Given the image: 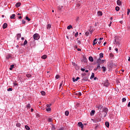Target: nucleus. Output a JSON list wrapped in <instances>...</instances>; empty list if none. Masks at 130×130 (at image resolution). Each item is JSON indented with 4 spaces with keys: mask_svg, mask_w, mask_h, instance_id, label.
Segmentation results:
<instances>
[{
    "mask_svg": "<svg viewBox=\"0 0 130 130\" xmlns=\"http://www.w3.org/2000/svg\"><path fill=\"white\" fill-rule=\"evenodd\" d=\"M22 24H26V21H25V20H22Z\"/></svg>",
    "mask_w": 130,
    "mask_h": 130,
    "instance_id": "obj_44",
    "label": "nucleus"
},
{
    "mask_svg": "<svg viewBox=\"0 0 130 130\" xmlns=\"http://www.w3.org/2000/svg\"><path fill=\"white\" fill-rule=\"evenodd\" d=\"M27 78H31L32 77V75L31 74H26Z\"/></svg>",
    "mask_w": 130,
    "mask_h": 130,
    "instance_id": "obj_32",
    "label": "nucleus"
},
{
    "mask_svg": "<svg viewBox=\"0 0 130 130\" xmlns=\"http://www.w3.org/2000/svg\"><path fill=\"white\" fill-rule=\"evenodd\" d=\"M48 121H49V122H51V121H52V119H51V118H49Z\"/></svg>",
    "mask_w": 130,
    "mask_h": 130,
    "instance_id": "obj_49",
    "label": "nucleus"
},
{
    "mask_svg": "<svg viewBox=\"0 0 130 130\" xmlns=\"http://www.w3.org/2000/svg\"><path fill=\"white\" fill-rule=\"evenodd\" d=\"M88 59L89 61H91V62H93V61H94V59H93V57L92 56H89Z\"/></svg>",
    "mask_w": 130,
    "mask_h": 130,
    "instance_id": "obj_7",
    "label": "nucleus"
},
{
    "mask_svg": "<svg viewBox=\"0 0 130 130\" xmlns=\"http://www.w3.org/2000/svg\"><path fill=\"white\" fill-rule=\"evenodd\" d=\"M95 77V74L94 73L91 74V76L90 77V79H93V78Z\"/></svg>",
    "mask_w": 130,
    "mask_h": 130,
    "instance_id": "obj_26",
    "label": "nucleus"
},
{
    "mask_svg": "<svg viewBox=\"0 0 130 130\" xmlns=\"http://www.w3.org/2000/svg\"><path fill=\"white\" fill-rule=\"evenodd\" d=\"M52 125V129H55V127H54V125L53 124H51Z\"/></svg>",
    "mask_w": 130,
    "mask_h": 130,
    "instance_id": "obj_46",
    "label": "nucleus"
},
{
    "mask_svg": "<svg viewBox=\"0 0 130 130\" xmlns=\"http://www.w3.org/2000/svg\"><path fill=\"white\" fill-rule=\"evenodd\" d=\"M30 107L31 105L29 104L26 105V108H30Z\"/></svg>",
    "mask_w": 130,
    "mask_h": 130,
    "instance_id": "obj_40",
    "label": "nucleus"
},
{
    "mask_svg": "<svg viewBox=\"0 0 130 130\" xmlns=\"http://www.w3.org/2000/svg\"><path fill=\"white\" fill-rule=\"evenodd\" d=\"M62 84H63V81H61V82L60 83V87H61V86H62Z\"/></svg>",
    "mask_w": 130,
    "mask_h": 130,
    "instance_id": "obj_51",
    "label": "nucleus"
},
{
    "mask_svg": "<svg viewBox=\"0 0 130 130\" xmlns=\"http://www.w3.org/2000/svg\"><path fill=\"white\" fill-rule=\"evenodd\" d=\"M80 6H81V5L80 4H77L78 8H79V7H80Z\"/></svg>",
    "mask_w": 130,
    "mask_h": 130,
    "instance_id": "obj_61",
    "label": "nucleus"
},
{
    "mask_svg": "<svg viewBox=\"0 0 130 130\" xmlns=\"http://www.w3.org/2000/svg\"><path fill=\"white\" fill-rule=\"evenodd\" d=\"M110 56L111 57H113V54L110 53Z\"/></svg>",
    "mask_w": 130,
    "mask_h": 130,
    "instance_id": "obj_54",
    "label": "nucleus"
},
{
    "mask_svg": "<svg viewBox=\"0 0 130 130\" xmlns=\"http://www.w3.org/2000/svg\"><path fill=\"white\" fill-rule=\"evenodd\" d=\"M107 112H108V109L107 108H104L102 113L100 114V116L101 117H106Z\"/></svg>",
    "mask_w": 130,
    "mask_h": 130,
    "instance_id": "obj_2",
    "label": "nucleus"
},
{
    "mask_svg": "<svg viewBox=\"0 0 130 130\" xmlns=\"http://www.w3.org/2000/svg\"><path fill=\"white\" fill-rule=\"evenodd\" d=\"M81 81H88V77H84Z\"/></svg>",
    "mask_w": 130,
    "mask_h": 130,
    "instance_id": "obj_19",
    "label": "nucleus"
},
{
    "mask_svg": "<svg viewBox=\"0 0 130 130\" xmlns=\"http://www.w3.org/2000/svg\"><path fill=\"white\" fill-rule=\"evenodd\" d=\"M127 106L128 107H130V102L128 103Z\"/></svg>",
    "mask_w": 130,
    "mask_h": 130,
    "instance_id": "obj_60",
    "label": "nucleus"
},
{
    "mask_svg": "<svg viewBox=\"0 0 130 130\" xmlns=\"http://www.w3.org/2000/svg\"><path fill=\"white\" fill-rule=\"evenodd\" d=\"M98 15L99 16H102V15H103L102 12H101V11L98 12Z\"/></svg>",
    "mask_w": 130,
    "mask_h": 130,
    "instance_id": "obj_21",
    "label": "nucleus"
},
{
    "mask_svg": "<svg viewBox=\"0 0 130 130\" xmlns=\"http://www.w3.org/2000/svg\"><path fill=\"white\" fill-rule=\"evenodd\" d=\"M72 80H73V82H77V81H78V80H80V77H77L76 79H75V78H73Z\"/></svg>",
    "mask_w": 130,
    "mask_h": 130,
    "instance_id": "obj_9",
    "label": "nucleus"
},
{
    "mask_svg": "<svg viewBox=\"0 0 130 130\" xmlns=\"http://www.w3.org/2000/svg\"><path fill=\"white\" fill-rule=\"evenodd\" d=\"M101 44V41H99L98 43V45H100Z\"/></svg>",
    "mask_w": 130,
    "mask_h": 130,
    "instance_id": "obj_56",
    "label": "nucleus"
},
{
    "mask_svg": "<svg viewBox=\"0 0 130 130\" xmlns=\"http://www.w3.org/2000/svg\"><path fill=\"white\" fill-rule=\"evenodd\" d=\"M81 71H82V72H85V69L81 68Z\"/></svg>",
    "mask_w": 130,
    "mask_h": 130,
    "instance_id": "obj_55",
    "label": "nucleus"
},
{
    "mask_svg": "<svg viewBox=\"0 0 130 130\" xmlns=\"http://www.w3.org/2000/svg\"><path fill=\"white\" fill-rule=\"evenodd\" d=\"M72 28H73V26H72V25H70L67 26V29L68 30H70V29H72Z\"/></svg>",
    "mask_w": 130,
    "mask_h": 130,
    "instance_id": "obj_17",
    "label": "nucleus"
},
{
    "mask_svg": "<svg viewBox=\"0 0 130 130\" xmlns=\"http://www.w3.org/2000/svg\"><path fill=\"white\" fill-rule=\"evenodd\" d=\"M10 57H12V56H11V54H8L7 56H6V58L7 59H9V58H10Z\"/></svg>",
    "mask_w": 130,
    "mask_h": 130,
    "instance_id": "obj_29",
    "label": "nucleus"
},
{
    "mask_svg": "<svg viewBox=\"0 0 130 130\" xmlns=\"http://www.w3.org/2000/svg\"><path fill=\"white\" fill-rule=\"evenodd\" d=\"M82 77H85L86 76V73H83L81 74Z\"/></svg>",
    "mask_w": 130,
    "mask_h": 130,
    "instance_id": "obj_47",
    "label": "nucleus"
},
{
    "mask_svg": "<svg viewBox=\"0 0 130 130\" xmlns=\"http://www.w3.org/2000/svg\"><path fill=\"white\" fill-rule=\"evenodd\" d=\"M55 78L56 79H59L60 77H59V75H57L56 76H55Z\"/></svg>",
    "mask_w": 130,
    "mask_h": 130,
    "instance_id": "obj_43",
    "label": "nucleus"
},
{
    "mask_svg": "<svg viewBox=\"0 0 130 130\" xmlns=\"http://www.w3.org/2000/svg\"><path fill=\"white\" fill-rule=\"evenodd\" d=\"M103 107L102 106L100 105V106H97L96 108H98L99 109H101Z\"/></svg>",
    "mask_w": 130,
    "mask_h": 130,
    "instance_id": "obj_30",
    "label": "nucleus"
},
{
    "mask_svg": "<svg viewBox=\"0 0 130 130\" xmlns=\"http://www.w3.org/2000/svg\"><path fill=\"white\" fill-rule=\"evenodd\" d=\"M81 95H82V93L79 92V93H78V96H81Z\"/></svg>",
    "mask_w": 130,
    "mask_h": 130,
    "instance_id": "obj_53",
    "label": "nucleus"
},
{
    "mask_svg": "<svg viewBox=\"0 0 130 130\" xmlns=\"http://www.w3.org/2000/svg\"><path fill=\"white\" fill-rule=\"evenodd\" d=\"M100 40H103V38H100Z\"/></svg>",
    "mask_w": 130,
    "mask_h": 130,
    "instance_id": "obj_63",
    "label": "nucleus"
},
{
    "mask_svg": "<svg viewBox=\"0 0 130 130\" xmlns=\"http://www.w3.org/2000/svg\"><path fill=\"white\" fill-rule=\"evenodd\" d=\"M104 85L105 87H108L109 86V83H108V80H106L104 83Z\"/></svg>",
    "mask_w": 130,
    "mask_h": 130,
    "instance_id": "obj_6",
    "label": "nucleus"
},
{
    "mask_svg": "<svg viewBox=\"0 0 130 130\" xmlns=\"http://www.w3.org/2000/svg\"><path fill=\"white\" fill-rule=\"evenodd\" d=\"M27 43H28V41H27V40H25V41L24 42L23 45H26Z\"/></svg>",
    "mask_w": 130,
    "mask_h": 130,
    "instance_id": "obj_38",
    "label": "nucleus"
},
{
    "mask_svg": "<svg viewBox=\"0 0 130 130\" xmlns=\"http://www.w3.org/2000/svg\"><path fill=\"white\" fill-rule=\"evenodd\" d=\"M30 45L31 47H33V46H35V42H30Z\"/></svg>",
    "mask_w": 130,
    "mask_h": 130,
    "instance_id": "obj_8",
    "label": "nucleus"
},
{
    "mask_svg": "<svg viewBox=\"0 0 130 130\" xmlns=\"http://www.w3.org/2000/svg\"><path fill=\"white\" fill-rule=\"evenodd\" d=\"M121 41V38L119 36H115V41L114 44H115L116 48L115 49H118L119 48H121V44H120V41Z\"/></svg>",
    "mask_w": 130,
    "mask_h": 130,
    "instance_id": "obj_1",
    "label": "nucleus"
},
{
    "mask_svg": "<svg viewBox=\"0 0 130 130\" xmlns=\"http://www.w3.org/2000/svg\"><path fill=\"white\" fill-rule=\"evenodd\" d=\"M69 114H70V112H69V111H66L65 112V115H66V116H68Z\"/></svg>",
    "mask_w": 130,
    "mask_h": 130,
    "instance_id": "obj_23",
    "label": "nucleus"
},
{
    "mask_svg": "<svg viewBox=\"0 0 130 130\" xmlns=\"http://www.w3.org/2000/svg\"><path fill=\"white\" fill-rule=\"evenodd\" d=\"M95 114V111L92 110L91 112H90V115L92 116Z\"/></svg>",
    "mask_w": 130,
    "mask_h": 130,
    "instance_id": "obj_24",
    "label": "nucleus"
},
{
    "mask_svg": "<svg viewBox=\"0 0 130 130\" xmlns=\"http://www.w3.org/2000/svg\"><path fill=\"white\" fill-rule=\"evenodd\" d=\"M50 28H51V24H48L47 25V29L48 30H49V29H50Z\"/></svg>",
    "mask_w": 130,
    "mask_h": 130,
    "instance_id": "obj_14",
    "label": "nucleus"
},
{
    "mask_svg": "<svg viewBox=\"0 0 130 130\" xmlns=\"http://www.w3.org/2000/svg\"><path fill=\"white\" fill-rule=\"evenodd\" d=\"M117 4L118 6H121V1H120V0H118L117 1Z\"/></svg>",
    "mask_w": 130,
    "mask_h": 130,
    "instance_id": "obj_12",
    "label": "nucleus"
},
{
    "mask_svg": "<svg viewBox=\"0 0 130 130\" xmlns=\"http://www.w3.org/2000/svg\"><path fill=\"white\" fill-rule=\"evenodd\" d=\"M128 60L129 61H130V57H128Z\"/></svg>",
    "mask_w": 130,
    "mask_h": 130,
    "instance_id": "obj_64",
    "label": "nucleus"
},
{
    "mask_svg": "<svg viewBox=\"0 0 130 130\" xmlns=\"http://www.w3.org/2000/svg\"><path fill=\"white\" fill-rule=\"evenodd\" d=\"M78 126L81 127V129H83L84 128V124L81 122H79L78 123Z\"/></svg>",
    "mask_w": 130,
    "mask_h": 130,
    "instance_id": "obj_5",
    "label": "nucleus"
},
{
    "mask_svg": "<svg viewBox=\"0 0 130 130\" xmlns=\"http://www.w3.org/2000/svg\"><path fill=\"white\" fill-rule=\"evenodd\" d=\"M129 13H130V9H127V15H129Z\"/></svg>",
    "mask_w": 130,
    "mask_h": 130,
    "instance_id": "obj_41",
    "label": "nucleus"
},
{
    "mask_svg": "<svg viewBox=\"0 0 130 130\" xmlns=\"http://www.w3.org/2000/svg\"><path fill=\"white\" fill-rule=\"evenodd\" d=\"M36 116H37V117H40V114H39L38 113H37L36 114Z\"/></svg>",
    "mask_w": 130,
    "mask_h": 130,
    "instance_id": "obj_48",
    "label": "nucleus"
},
{
    "mask_svg": "<svg viewBox=\"0 0 130 130\" xmlns=\"http://www.w3.org/2000/svg\"><path fill=\"white\" fill-rule=\"evenodd\" d=\"M25 20H26L28 22L31 21V19L29 18V17H28V16L25 17Z\"/></svg>",
    "mask_w": 130,
    "mask_h": 130,
    "instance_id": "obj_18",
    "label": "nucleus"
},
{
    "mask_svg": "<svg viewBox=\"0 0 130 130\" xmlns=\"http://www.w3.org/2000/svg\"><path fill=\"white\" fill-rule=\"evenodd\" d=\"M7 91H13V88H9L7 89Z\"/></svg>",
    "mask_w": 130,
    "mask_h": 130,
    "instance_id": "obj_42",
    "label": "nucleus"
},
{
    "mask_svg": "<svg viewBox=\"0 0 130 130\" xmlns=\"http://www.w3.org/2000/svg\"><path fill=\"white\" fill-rule=\"evenodd\" d=\"M11 68H10V71H12L13 70V68H14V67H15L14 64H12L10 66Z\"/></svg>",
    "mask_w": 130,
    "mask_h": 130,
    "instance_id": "obj_28",
    "label": "nucleus"
},
{
    "mask_svg": "<svg viewBox=\"0 0 130 130\" xmlns=\"http://www.w3.org/2000/svg\"><path fill=\"white\" fill-rule=\"evenodd\" d=\"M13 84L14 86H18V84L16 83H14Z\"/></svg>",
    "mask_w": 130,
    "mask_h": 130,
    "instance_id": "obj_58",
    "label": "nucleus"
},
{
    "mask_svg": "<svg viewBox=\"0 0 130 130\" xmlns=\"http://www.w3.org/2000/svg\"><path fill=\"white\" fill-rule=\"evenodd\" d=\"M41 94H42L43 96H45V94H46L45 91H42L41 92Z\"/></svg>",
    "mask_w": 130,
    "mask_h": 130,
    "instance_id": "obj_25",
    "label": "nucleus"
},
{
    "mask_svg": "<svg viewBox=\"0 0 130 130\" xmlns=\"http://www.w3.org/2000/svg\"><path fill=\"white\" fill-rule=\"evenodd\" d=\"M33 37L35 40H38V39L40 38V37L39 36V35H38V34H35V35H34Z\"/></svg>",
    "mask_w": 130,
    "mask_h": 130,
    "instance_id": "obj_3",
    "label": "nucleus"
},
{
    "mask_svg": "<svg viewBox=\"0 0 130 130\" xmlns=\"http://www.w3.org/2000/svg\"><path fill=\"white\" fill-rule=\"evenodd\" d=\"M25 128L26 130H30V127L28 125H25Z\"/></svg>",
    "mask_w": 130,
    "mask_h": 130,
    "instance_id": "obj_22",
    "label": "nucleus"
},
{
    "mask_svg": "<svg viewBox=\"0 0 130 130\" xmlns=\"http://www.w3.org/2000/svg\"><path fill=\"white\" fill-rule=\"evenodd\" d=\"M16 126H17V127H20V126H21V124L20 123H17L16 124Z\"/></svg>",
    "mask_w": 130,
    "mask_h": 130,
    "instance_id": "obj_36",
    "label": "nucleus"
},
{
    "mask_svg": "<svg viewBox=\"0 0 130 130\" xmlns=\"http://www.w3.org/2000/svg\"><path fill=\"white\" fill-rule=\"evenodd\" d=\"M19 38H21V34H18L17 35V40H19Z\"/></svg>",
    "mask_w": 130,
    "mask_h": 130,
    "instance_id": "obj_27",
    "label": "nucleus"
},
{
    "mask_svg": "<svg viewBox=\"0 0 130 130\" xmlns=\"http://www.w3.org/2000/svg\"><path fill=\"white\" fill-rule=\"evenodd\" d=\"M58 130H64V128L61 127V128H59Z\"/></svg>",
    "mask_w": 130,
    "mask_h": 130,
    "instance_id": "obj_57",
    "label": "nucleus"
},
{
    "mask_svg": "<svg viewBox=\"0 0 130 130\" xmlns=\"http://www.w3.org/2000/svg\"><path fill=\"white\" fill-rule=\"evenodd\" d=\"M115 10L117 12H118V11H119V7L118 6L116 7Z\"/></svg>",
    "mask_w": 130,
    "mask_h": 130,
    "instance_id": "obj_34",
    "label": "nucleus"
},
{
    "mask_svg": "<svg viewBox=\"0 0 130 130\" xmlns=\"http://www.w3.org/2000/svg\"><path fill=\"white\" fill-rule=\"evenodd\" d=\"M98 70H100V69H101V67H100V63H98V66L96 68Z\"/></svg>",
    "mask_w": 130,
    "mask_h": 130,
    "instance_id": "obj_31",
    "label": "nucleus"
},
{
    "mask_svg": "<svg viewBox=\"0 0 130 130\" xmlns=\"http://www.w3.org/2000/svg\"><path fill=\"white\" fill-rule=\"evenodd\" d=\"M78 35H79V33H78V32H76V33L75 34V36L76 37H78Z\"/></svg>",
    "mask_w": 130,
    "mask_h": 130,
    "instance_id": "obj_50",
    "label": "nucleus"
},
{
    "mask_svg": "<svg viewBox=\"0 0 130 130\" xmlns=\"http://www.w3.org/2000/svg\"><path fill=\"white\" fill-rule=\"evenodd\" d=\"M105 125H106V126H107V127H109V122H105Z\"/></svg>",
    "mask_w": 130,
    "mask_h": 130,
    "instance_id": "obj_20",
    "label": "nucleus"
},
{
    "mask_svg": "<svg viewBox=\"0 0 130 130\" xmlns=\"http://www.w3.org/2000/svg\"><path fill=\"white\" fill-rule=\"evenodd\" d=\"M95 44H97V39H95L93 40V45H95Z\"/></svg>",
    "mask_w": 130,
    "mask_h": 130,
    "instance_id": "obj_13",
    "label": "nucleus"
},
{
    "mask_svg": "<svg viewBox=\"0 0 130 130\" xmlns=\"http://www.w3.org/2000/svg\"><path fill=\"white\" fill-rule=\"evenodd\" d=\"M18 19H22V16H19Z\"/></svg>",
    "mask_w": 130,
    "mask_h": 130,
    "instance_id": "obj_62",
    "label": "nucleus"
},
{
    "mask_svg": "<svg viewBox=\"0 0 130 130\" xmlns=\"http://www.w3.org/2000/svg\"><path fill=\"white\" fill-rule=\"evenodd\" d=\"M86 36H88L89 35V32L87 31L85 32Z\"/></svg>",
    "mask_w": 130,
    "mask_h": 130,
    "instance_id": "obj_52",
    "label": "nucleus"
},
{
    "mask_svg": "<svg viewBox=\"0 0 130 130\" xmlns=\"http://www.w3.org/2000/svg\"><path fill=\"white\" fill-rule=\"evenodd\" d=\"M50 106H51V104L47 105V108H50Z\"/></svg>",
    "mask_w": 130,
    "mask_h": 130,
    "instance_id": "obj_39",
    "label": "nucleus"
},
{
    "mask_svg": "<svg viewBox=\"0 0 130 130\" xmlns=\"http://www.w3.org/2000/svg\"><path fill=\"white\" fill-rule=\"evenodd\" d=\"M96 62L98 63H100V64H102V63H104V62H105V60H101V59L99 58L97 60H96Z\"/></svg>",
    "mask_w": 130,
    "mask_h": 130,
    "instance_id": "obj_4",
    "label": "nucleus"
},
{
    "mask_svg": "<svg viewBox=\"0 0 130 130\" xmlns=\"http://www.w3.org/2000/svg\"><path fill=\"white\" fill-rule=\"evenodd\" d=\"M84 62H87V59H86V58H84Z\"/></svg>",
    "mask_w": 130,
    "mask_h": 130,
    "instance_id": "obj_59",
    "label": "nucleus"
},
{
    "mask_svg": "<svg viewBox=\"0 0 130 130\" xmlns=\"http://www.w3.org/2000/svg\"><path fill=\"white\" fill-rule=\"evenodd\" d=\"M8 27V24L7 23H5L3 26V29H6Z\"/></svg>",
    "mask_w": 130,
    "mask_h": 130,
    "instance_id": "obj_10",
    "label": "nucleus"
},
{
    "mask_svg": "<svg viewBox=\"0 0 130 130\" xmlns=\"http://www.w3.org/2000/svg\"><path fill=\"white\" fill-rule=\"evenodd\" d=\"M20 6H21V3L20 2L16 3L15 5V7H16L17 8H18V7H20Z\"/></svg>",
    "mask_w": 130,
    "mask_h": 130,
    "instance_id": "obj_11",
    "label": "nucleus"
},
{
    "mask_svg": "<svg viewBox=\"0 0 130 130\" xmlns=\"http://www.w3.org/2000/svg\"><path fill=\"white\" fill-rule=\"evenodd\" d=\"M46 111H51V108H46Z\"/></svg>",
    "mask_w": 130,
    "mask_h": 130,
    "instance_id": "obj_37",
    "label": "nucleus"
},
{
    "mask_svg": "<svg viewBox=\"0 0 130 130\" xmlns=\"http://www.w3.org/2000/svg\"><path fill=\"white\" fill-rule=\"evenodd\" d=\"M103 57V53H101L100 54V58H102Z\"/></svg>",
    "mask_w": 130,
    "mask_h": 130,
    "instance_id": "obj_35",
    "label": "nucleus"
},
{
    "mask_svg": "<svg viewBox=\"0 0 130 130\" xmlns=\"http://www.w3.org/2000/svg\"><path fill=\"white\" fill-rule=\"evenodd\" d=\"M122 100V102H125V101H126V99L123 98Z\"/></svg>",
    "mask_w": 130,
    "mask_h": 130,
    "instance_id": "obj_45",
    "label": "nucleus"
},
{
    "mask_svg": "<svg viewBox=\"0 0 130 130\" xmlns=\"http://www.w3.org/2000/svg\"><path fill=\"white\" fill-rule=\"evenodd\" d=\"M102 69H103V72H105L106 71V68H105V67H102Z\"/></svg>",
    "mask_w": 130,
    "mask_h": 130,
    "instance_id": "obj_33",
    "label": "nucleus"
},
{
    "mask_svg": "<svg viewBox=\"0 0 130 130\" xmlns=\"http://www.w3.org/2000/svg\"><path fill=\"white\" fill-rule=\"evenodd\" d=\"M47 58V55H44L41 57V58H42L43 59H46V58Z\"/></svg>",
    "mask_w": 130,
    "mask_h": 130,
    "instance_id": "obj_15",
    "label": "nucleus"
},
{
    "mask_svg": "<svg viewBox=\"0 0 130 130\" xmlns=\"http://www.w3.org/2000/svg\"><path fill=\"white\" fill-rule=\"evenodd\" d=\"M16 18L15 14H12V15L10 17V19H15Z\"/></svg>",
    "mask_w": 130,
    "mask_h": 130,
    "instance_id": "obj_16",
    "label": "nucleus"
}]
</instances>
